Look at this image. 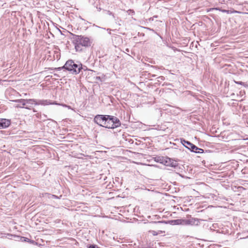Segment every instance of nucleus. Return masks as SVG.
<instances>
[{"mask_svg": "<svg viewBox=\"0 0 248 248\" xmlns=\"http://www.w3.org/2000/svg\"><path fill=\"white\" fill-rule=\"evenodd\" d=\"M235 83L237 84H240V85H244V82H242V81H234Z\"/></svg>", "mask_w": 248, "mask_h": 248, "instance_id": "nucleus-12", "label": "nucleus"}, {"mask_svg": "<svg viewBox=\"0 0 248 248\" xmlns=\"http://www.w3.org/2000/svg\"><path fill=\"white\" fill-rule=\"evenodd\" d=\"M65 67H66V70L75 75L78 74L82 69L81 63H76L72 60H69L66 62Z\"/></svg>", "mask_w": 248, "mask_h": 248, "instance_id": "nucleus-3", "label": "nucleus"}, {"mask_svg": "<svg viewBox=\"0 0 248 248\" xmlns=\"http://www.w3.org/2000/svg\"><path fill=\"white\" fill-rule=\"evenodd\" d=\"M93 122L100 126L111 129L117 128L121 124L118 118L108 115H97L94 117Z\"/></svg>", "mask_w": 248, "mask_h": 248, "instance_id": "nucleus-1", "label": "nucleus"}, {"mask_svg": "<svg viewBox=\"0 0 248 248\" xmlns=\"http://www.w3.org/2000/svg\"><path fill=\"white\" fill-rule=\"evenodd\" d=\"M96 79H98V80H101V78L100 77H96Z\"/></svg>", "mask_w": 248, "mask_h": 248, "instance_id": "nucleus-18", "label": "nucleus"}, {"mask_svg": "<svg viewBox=\"0 0 248 248\" xmlns=\"http://www.w3.org/2000/svg\"><path fill=\"white\" fill-rule=\"evenodd\" d=\"M89 248H99L96 245H92L89 247Z\"/></svg>", "mask_w": 248, "mask_h": 248, "instance_id": "nucleus-14", "label": "nucleus"}, {"mask_svg": "<svg viewBox=\"0 0 248 248\" xmlns=\"http://www.w3.org/2000/svg\"><path fill=\"white\" fill-rule=\"evenodd\" d=\"M191 152L196 153H203V150L201 148H198L196 145L193 144L192 146H190V148L189 149Z\"/></svg>", "mask_w": 248, "mask_h": 248, "instance_id": "nucleus-7", "label": "nucleus"}, {"mask_svg": "<svg viewBox=\"0 0 248 248\" xmlns=\"http://www.w3.org/2000/svg\"><path fill=\"white\" fill-rule=\"evenodd\" d=\"M71 35L72 36V41L77 52H81L82 51L83 47H89L92 45V40L90 38L73 33Z\"/></svg>", "mask_w": 248, "mask_h": 248, "instance_id": "nucleus-2", "label": "nucleus"}, {"mask_svg": "<svg viewBox=\"0 0 248 248\" xmlns=\"http://www.w3.org/2000/svg\"><path fill=\"white\" fill-rule=\"evenodd\" d=\"M11 124V122L9 120L6 119H0V127L2 128H6L8 127Z\"/></svg>", "mask_w": 248, "mask_h": 248, "instance_id": "nucleus-6", "label": "nucleus"}, {"mask_svg": "<svg viewBox=\"0 0 248 248\" xmlns=\"http://www.w3.org/2000/svg\"><path fill=\"white\" fill-rule=\"evenodd\" d=\"M54 76L56 77H58L59 76L57 74H54Z\"/></svg>", "mask_w": 248, "mask_h": 248, "instance_id": "nucleus-20", "label": "nucleus"}, {"mask_svg": "<svg viewBox=\"0 0 248 248\" xmlns=\"http://www.w3.org/2000/svg\"><path fill=\"white\" fill-rule=\"evenodd\" d=\"M108 14L109 15H112V13L110 12L109 11H108Z\"/></svg>", "mask_w": 248, "mask_h": 248, "instance_id": "nucleus-19", "label": "nucleus"}, {"mask_svg": "<svg viewBox=\"0 0 248 248\" xmlns=\"http://www.w3.org/2000/svg\"><path fill=\"white\" fill-rule=\"evenodd\" d=\"M158 78L159 79L158 81H159V80H164V77H163V76H160Z\"/></svg>", "mask_w": 248, "mask_h": 248, "instance_id": "nucleus-15", "label": "nucleus"}, {"mask_svg": "<svg viewBox=\"0 0 248 248\" xmlns=\"http://www.w3.org/2000/svg\"><path fill=\"white\" fill-rule=\"evenodd\" d=\"M33 110L34 112H36V111L34 109H33Z\"/></svg>", "mask_w": 248, "mask_h": 248, "instance_id": "nucleus-22", "label": "nucleus"}, {"mask_svg": "<svg viewBox=\"0 0 248 248\" xmlns=\"http://www.w3.org/2000/svg\"><path fill=\"white\" fill-rule=\"evenodd\" d=\"M155 75H153L152 77H155Z\"/></svg>", "mask_w": 248, "mask_h": 248, "instance_id": "nucleus-23", "label": "nucleus"}, {"mask_svg": "<svg viewBox=\"0 0 248 248\" xmlns=\"http://www.w3.org/2000/svg\"><path fill=\"white\" fill-rule=\"evenodd\" d=\"M20 104H18L17 105H19L20 106H22V104L20 103Z\"/></svg>", "mask_w": 248, "mask_h": 248, "instance_id": "nucleus-21", "label": "nucleus"}, {"mask_svg": "<svg viewBox=\"0 0 248 248\" xmlns=\"http://www.w3.org/2000/svg\"><path fill=\"white\" fill-rule=\"evenodd\" d=\"M51 104L47 100L40 101L39 103H36L35 105H46Z\"/></svg>", "mask_w": 248, "mask_h": 248, "instance_id": "nucleus-9", "label": "nucleus"}, {"mask_svg": "<svg viewBox=\"0 0 248 248\" xmlns=\"http://www.w3.org/2000/svg\"><path fill=\"white\" fill-rule=\"evenodd\" d=\"M181 142L185 147L189 150L190 148V146H192V145L193 144L190 142L186 140H181Z\"/></svg>", "mask_w": 248, "mask_h": 248, "instance_id": "nucleus-8", "label": "nucleus"}, {"mask_svg": "<svg viewBox=\"0 0 248 248\" xmlns=\"http://www.w3.org/2000/svg\"><path fill=\"white\" fill-rule=\"evenodd\" d=\"M13 102L21 103L22 104V106H20L19 105H16L15 106L16 108H25L27 109H31V108L28 106L25 107L26 104H31L37 103L36 100L33 99H16L13 101Z\"/></svg>", "mask_w": 248, "mask_h": 248, "instance_id": "nucleus-4", "label": "nucleus"}, {"mask_svg": "<svg viewBox=\"0 0 248 248\" xmlns=\"http://www.w3.org/2000/svg\"><path fill=\"white\" fill-rule=\"evenodd\" d=\"M223 13H226L227 14H231V13H238L237 11L233 10L232 11L230 10H227L224 9L220 10Z\"/></svg>", "mask_w": 248, "mask_h": 248, "instance_id": "nucleus-10", "label": "nucleus"}, {"mask_svg": "<svg viewBox=\"0 0 248 248\" xmlns=\"http://www.w3.org/2000/svg\"><path fill=\"white\" fill-rule=\"evenodd\" d=\"M245 94V91H240L239 92V94L241 95V96H243V95H244Z\"/></svg>", "mask_w": 248, "mask_h": 248, "instance_id": "nucleus-13", "label": "nucleus"}, {"mask_svg": "<svg viewBox=\"0 0 248 248\" xmlns=\"http://www.w3.org/2000/svg\"><path fill=\"white\" fill-rule=\"evenodd\" d=\"M152 233H153V234L154 235H157V233H155V231H152Z\"/></svg>", "mask_w": 248, "mask_h": 248, "instance_id": "nucleus-16", "label": "nucleus"}, {"mask_svg": "<svg viewBox=\"0 0 248 248\" xmlns=\"http://www.w3.org/2000/svg\"><path fill=\"white\" fill-rule=\"evenodd\" d=\"M62 69L66 70V67H65V64L63 66H62V67H58V68H55V70H59V71L61 70Z\"/></svg>", "mask_w": 248, "mask_h": 248, "instance_id": "nucleus-11", "label": "nucleus"}, {"mask_svg": "<svg viewBox=\"0 0 248 248\" xmlns=\"http://www.w3.org/2000/svg\"><path fill=\"white\" fill-rule=\"evenodd\" d=\"M243 86H244V87H248V85L246 83H244V85H243Z\"/></svg>", "mask_w": 248, "mask_h": 248, "instance_id": "nucleus-17", "label": "nucleus"}, {"mask_svg": "<svg viewBox=\"0 0 248 248\" xmlns=\"http://www.w3.org/2000/svg\"><path fill=\"white\" fill-rule=\"evenodd\" d=\"M160 163L165 166L171 167L175 168L178 167V164L177 161L173 160L170 158L168 157H162L160 159Z\"/></svg>", "mask_w": 248, "mask_h": 248, "instance_id": "nucleus-5", "label": "nucleus"}]
</instances>
